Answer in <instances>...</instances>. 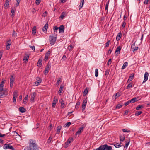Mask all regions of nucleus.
<instances>
[{
	"instance_id": "1",
	"label": "nucleus",
	"mask_w": 150,
	"mask_h": 150,
	"mask_svg": "<svg viewBox=\"0 0 150 150\" xmlns=\"http://www.w3.org/2000/svg\"><path fill=\"white\" fill-rule=\"evenodd\" d=\"M29 146L31 148H32L33 150H39V147L37 144L35 143V141L30 139L29 142Z\"/></svg>"
},
{
	"instance_id": "2",
	"label": "nucleus",
	"mask_w": 150,
	"mask_h": 150,
	"mask_svg": "<svg viewBox=\"0 0 150 150\" xmlns=\"http://www.w3.org/2000/svg\"><path fill=\"white\" fill-rule=\"evenodd\" d=\"M56 40V38L54 36H50L49 38V41L50 44L51 45H53Z\"/></svg>"
},
{
	"instance_id": "3",
	"label": "nucleus",
	"mask_w": 150,
	"mask_h": 150,
	"mask_svg": "<svg viewBox=\"0 0 150 150\" xmlns=\"http://www.w3.org/2000/svg\"><path fill=\"white\" fill-rule=\"evenodd\" d=\"M3 148L4 149H9L12 150H16L10 144H5L3 146Z\"/></svg>"
},
{
	"instance_id": "4",
	"label": "nucleus",
	"mask_w": 150,
	"mask_h": 150,
	"mask_svg": "<svg viewBox=\"0 0 150 150\" xmlns=\"http://www.w3.org/2000/svg\"><path fill=\"white\" fill-rule=\"evenodd\" d=\"M102 146V150H111L112 147L111 146H108L107 145H104Z\"/></svg>"
},
{
	"instance_id": "5",
	"label": "nucleus",
	"mask_w": 150,
	"mask_h": 150,
	"mask_svg": "<svg viewBox=\"0 0 150 150\" xmlns=\"http://www.w3.org/2000/svg\"><path fill=\"white\" fill-rule=\"evenodd\" d=\"M87 101V100L86 99H84L83 101L82 105V111H83L86 108V104Z\"/></svg>"
},
{
	"instance_id": "6",
	"label": "nucleus",
	"mask_w": 150,
	"mask_h": 150,
	"mask_svg": "<svg viewBox=\"0 0 150 150\" xmlns=\"http://www.w3.org/2000/svg\"><path fill=\"white\" fill-rule=\"evenodd\" d=\"M51 66L49 64H48L47 66L45 71H44V74L45 75H46L48 73L49 71V69L50 68Z\"/></svg>"
},
{
	"instance_id": "7",
	"label": "nucleus",
	"mask_w": 150,
	"mask_h": 150,
	"mask_svg": "<svg viewBox=\"0 0 150 150\" xmlns=\"http://www.w3.org/2000/svg\"><path fill=\"white\" fill-rule=\"evenodd\" d=\"M135 42L133 43L131 46V48L133 51H134L137 50L138 48L137 46H135Z\"/></svg>"
},
{
	"instance_id": "8",
	"label": "nucleus",
	"mask_w": 150,
	"mask_h": 150,
	"mask_svg": "<svg viewBox=\"0 0 150 150\" xmlns=\"http://www.w3.org/2000/svg\"><path fill=\"white\" fill-rule=\"evenodd\" d=\"M59 33H62L64 32V27L63 25H61L59 28Z\"/></svg>"
},
{
	"instance_id": "9",
	"label": "nucleus",
	"mask_w": 150,
	"mask_h": 150,
	"mask_svg": "<svg viewBox=\"0 0 150 150\" xmlns=\"http://www.w3.org/2000/svg\"><path fill=\"white\" fill-rule=\"evenodd\" d=\"M121 50V47L120 46L117 47L115 50V55H117L118 54L120 53V51Z\"/></svg>"
},
{
	"instance_id": "10",
	"label": "nucleus",
	"mask_w": 150,
	"mask_h": 150,
	"mask_svg": "<svg viewBox=\"0 0 150 150\" xmlns=\"http://www.w3.org/2000/svg\"><path fill=\"white\" fill-rule=\"evenodd\" d=\"M71 140H73L72 138H70L67 140L65 143V147L67 148L68 147L69 144L71 143Z\"/></svg>"
},
{
	"instance_id": "11",
	"label": "nucleus",
	"mask_w": 150,
	"mask_h": 150,
	"mask_svg": "<svg viewBox=\"0 0 150 150\" xmlns=\"http://www.w3.org/2000/svg\"><path fill=\"white\" fill-rule=\"evenodd\" d=\"M148 76L149 74L147 72H146L144 74V80L143 82H144L146 81L147 80Z\"/></svg>"
},
{
	"instance_id": "12",
	"label": "nucleus",
	"mask_w": 150,
	"mask_h": 150,
	"mask_svg": "<svg viewBox=\"0 0 150 150\" xmlns=\"http://www.w3.org/2000/svg\"><path fill=\"white\" fill-rule=\"evenodd\" d=\"M36 94L34 92L32 93L31 96L30 101L33 102H34V99L36 96Z\"/></svg>"
},
{
	"instance_id": "13",
	"label": "nucleus",
	"mask_w": 150,
	"mask_h": 150,
	"mask_svg": "<svg viewBox=\"0 0 150 150\" xmlns=\"http://www.w3.org/2000/svg\"><path fill=\"white\" fill-rule=\"evenodd\" d=\"M83 127H81L79 129L78 131L75 134V135L76 136L78 134L79 135V134L82 132L83 130Z\"/></svg>"
},
{
	"instance_id": "14",
	"label": "nucleus",
	"mask_w": 150,
	"mask_h": 150,
	"mask_svg": "<svg viewBox=\"0 0 150 150\" xmlns=\"http://www.w3.org/2000/svg\"><path fill=\"white\" fill-rule=\"evenodd\" d=\"M50 51H48L46 54L45 57V60L46 61L48 59V58L50 56Z\"/></svg>"
},
{
	"instance_id": "15",
	"label": "nucleus",
	"mask_w": 150,
	"mask_h": 150,
	"mask_svg": "<svg viewBox=\"0 0 150 150\" xmlns=\"http://www.w3.org/2000/svg\"><path fill=\"white\" fill-rule=\"evenodd\" d=\"M9 0H6L4 4V8L7 9L9 5Z\"/></svg>"
},
{
	"instance_id": "16",
	"label": "nucleus",
	"mask_w": 150,
	"mask_h": 150,
	"mask_svg": "<svg viewBox=\"0 0 150 150\" xmlns=\"http://www.w3.org/2000/svg\"><path fill=\"white\" fill-rule=\"evenodd\" d=\"M122 36V33L121 32H120L117 35L116 38V40L117 41H119L121 38V37Z\"/></svg>"
},
{
	"instance_id": "17",
	"label": "nucleus",
	"mask_w": 150,
	"mask_h": 150,
	"mask_svg": "<svg viewBox=\"0 0 150 150\" xmlns=\"http://www.w3.org/2000/svg\"><path fill=\"white\" fill-rule=\"evenodd\" d=\"M138 97H134V98L131 99V100H130V103H133L135 102H136L138 101Z\"/></svg>"
},
{
	"instance_id": "18",
	"label": "nucleus",
	"mask_w": 150,
	"mask_h": 150,
	"mask_svg": "<svg viewBox=\"0 0 150 150\" xmlns=\"http://www.w3.org/2000/svg\"><path fill=\"white\" fill-rule=\"evenodd\" d=\"M59 102L61 103V108H63L65 107V103L64 100L62 99L59 100Z\"/></svg>"
},
{
	"instance_id": "19",
	"label": "nucleus",
	"mask_w": 150,
	"mask_h": 150,
	"mask_svg": "<svg viewBox=\"0 0 150 150\" xmlns=\"http://www.w3.org/2000/svg\"><path fill=\"white\" fill-rule=\"evenodd\" d=\"M84 4V0H81L80 4L79 6V10H80L83 7Z\"/></svg>"
},
{
	"instance_id": "20",
	"label": "nucleus",
	"mask_w": 150,
	"mask_h": 150,
	"mask_svg": "<svg viewBox=\"0 0 150 150\" xmlns=\"http://www.w3.org/2000/svg\"><path fill=\"white\" fill-rule=\"evenodd\" d=\"M48 27V24L47 23L45 25L42 29L43 31L44 32H46L47 31Z\"/></svg>"
},
{
	"instance_id": "21",
	"label": "nucleus",
	"mask_w": 150,
	"mask_h": 150,
	"mask_svg": "<svg viewBox=\"0 0 150 150\" xmlns=\"http://www.w3.org/2000/svg\"><path fill=\"white\" fill-rule=\"evenodd\" d=\"M15 80V78L13 77V76L11 75V78L10 79V84H13Z\"/></svg>"
},
{
	"instance_id": "22",
	"label": "nucleus",
	"mask_w": 150,
	"mask_h": 150,
	"mask_svg": "<svg viewBox=\"0 0 150 150\" xmlns=\"http://www.w3.org/2000/svg\"><path fill=\"white\" fill-rule=\"evenodd\" d=\"M19 110L21 113H24L25 112V109L23 107H20L19 108Z\"/></svg>"
},
{
	"instance_id": "23",
	"label": "nucleus",
	"mask_w": 150,
	"mask_h": 150,
	"mask_svg": "<svg viewBox=\"0 0 150 150\" xmlns=\"http://www.w3.org/2000/svg\"><path fill=\"white\" fill-rule=\"evenodd\" d=\"M37 81L35 82V84L40 83H41V79L39 77H37L36 79Z\"/></svg>"
},
{
	"instance_id": "24",
	"label": "nucleus",
	"mask_w": 150,
	"mask_h": 150,
	"mask_svg": "<svg viewBox=\"0 0 150 150\" xmlns=\"http://www.w3.org/2000/svg\"><path fill=\"white\" fill-rule=\"evenodd\" d=\"M0 85V92H2L3 91L4 92H6V91L8 92V91L7 90H6L5 89H4V88H3L4 85Z\"/></svg>"
},
{
	"instance_id": "25",
	"label": "nucleus",
	"mask_w": 150,
	"mask_h": 150,
	"mask_svg": "<svg viewBox=\"0 0 150 150\" xmlns=\"http://www.w3.org/2000/svg\"><path fill=\"white\" fill-rule=\"evenodd\" d=\"M88 90H89L88 88H87L84 90L83 93V95L84 96L86 95L88 93Z\"/></svg>"
},
{
	"instance_id": "26",
	"label": "nucleus",
	"mask_w": 150,
	"mask_h": 150,
	"mask_svg": "<svg viewBox=\"0 0 150 150\" xmlns=\"http://www.w3.org/2000/svg\"><path fill=\"white\" fill-rule=\"evenodd\" d=\"M29 58V56L28 55H25L24 57V59H23V61L24 62H26L28 60V59Z\"/></svg>"
},
{
	"instance_id": "27",
	"label": "nucleus",
	"mask_w": 150,
	"mask_h": 150,
	"mask_svg": "<svg viewBox=\"0 0 150 150\" xmlns=\"http://www.w3.org/2000/svg\"><path fill=\"white\" fill-rule=\"evenodd\" d=\"M64 88V86L62 85H61L59 89V90L58 91V93H61L62 92L63 89Z\"/></svg>"
},
{
	"instance_id": "28",
	"label": "nucleus",
	"mask_w": 150,
	"mask_h": 150,
	"mask_svg": "<svg viewBox=\"0 0 150 150\" xmlns=\"http://www.w3.org/2000/svg\"><path fill=\"white\" fill-rule=\"evenodd\" d=\"M8 95V91L4 92L3 94L0 93V98L3 97L4 95Z\"/></svg>"
},
{
	"instance_id": "29",
	"label": "nucleus",
	"mask_w": 150,
	"mask_h": 150,
	"mask_svg": "<svg viewBox=\"0 0 150 150\" xmlns=\"http://www.w3.org/2000/svg\"><path fill=\"white\" fill-rule=\"evenodd\" d=\"M127 65H128V63L127 62H125L124 63L122 67V69H125L126 67L127 66Z\"/></svg>"
},
{
	"instance_id": "30",
	"label": "nucleus",
	"mask_w": 150,
	"mask_h": 150,
	"mask_svg": "<svg viewBox=\"0 0 150 150\" xmlns=\"http://www.w3.org/2000/svg\"><path fill=\"white\" fill-rule=\"evenodd\" d=\"M28 95H27L25 97L24 99H23V102L24 104H25L27 103V101L28 100Z\"/></svg>"
},
{
	"instance_id": "31",
	"label": "nucleus",
	"mask_w": 150,
	"mask_h": 150,
	"mask_svg": "<svg viewBox=\"0 0 150 150\" xmlns=\"http://www.w3.org/2000/svg\"><path fill=\"white\" fill-rule=\"evenodd\" d=\"M121 95V93L120 92H118L115 95H113L112 96V97L113 98H114L115 97L117 96V97H118L120 96Z\"/></svg>"
},
{
	"instance_id": "32",
	"label": "nucleus",
	"mask_w": 150,
	"mask_h": 150,
	"mask_svg": "<svg viewBox=\"0 0 150 150\" xmlns=\"http://www.w3.org/2000/svg\"><path fill=\"white\" fill-rule=\"evenodd\" d=\"M134 76V75L133 74L132 76H129L127 82L131 81L133 79Z\"/></svg>"
},
{
	"instance_id": "33",
	"label": "nucleus",
	"mask_w": 150,
	"mask_h": 150,
	"mask_svg": "<svg viewBox=\"0 0 150 150\" xmlns=\"http://www.w3.org/2000/svg\"><path fill=\"white\" fill-rule=\"evenodd\" d=\"M11 13L12 14L11 15V17L13 18L14 16V15L15 13L14 10L12 8L11 10Z\"/></svg>"
},
{
	"instance_id": "34",
	"label": "nucleus",
	"mask_w": 150,
	"mask_h": 150,
	"mask_svg": "<svg viewBox=\"0 0 150 150\" xmlns=\"http://www.w3.org/2000/svg\"><path fill=\"white\" fill-rule=\"evenodd\" d=\"M114 146L116 148H119L122 146V145H120L119 143H118L114 144Z\"/></svg>"
},
{
	"instance_id": "35",
	"label": "nucleus",
	"mask_w": 150,
	"mask_h": 150,
	"mask_svg": "<svg viewBox=\"0 0 150 150\" xmlns=\"http://www.w3.org/2000/svg\"><path fill=\"white\" fill-rule=\"evenodd\" d=\"M65 16V14L64 12H62L60 16V18L62 19H63L64 18Z\"/></svg>"
},
{
	"instance_id": "36",
	"label": "nucleus",
	"mask_w": 150,
	"mask_h": 150,
	"mask_svg": "<svg viewBox=\"0 0 150 150\" xmlns=\"http://www.w3.org/2000/svg\"><path fill=\"white\" fill-rule=\"evenodd\" d=\"M61 126H58L57 127V132L58 133V134H59V132L60 131V130L61 129Z\"/></svg>"
},
{
	"instance_id": "37",
	"label": "nucleus",
	"mask_w": 150,
	"mask_h": 150,
	"mask_svg": "<svg viewBox=\"0 0 150 150\" xmlns=\"http://www.w3.org/2000/svg\"><path fill=\"white\" fill-rule=\"evenodd\" d=\"M18 96V92L16 91H15L13 92V97L17 98Z\"/></svg>"
},
{
	"instance_id": "38",
	"label": "nucleus",
	"mask_w": 150,
	"mask_h": 150,
	"mask_svg": "<svg viewBox=\"0 0 150 150\" xmlns=\"http://www.w3.org/2000/svg\"><path fill=\"white\" fill-rule=\"evenodd\" d=\"M42 64V59H39L37 63V65L38 66L39 65L40 66Z\"/></svg>"
},
{
	"instance_id": "39",
	"label": "nucleus",
	"mask_w": 150,
	"mask_h": 150,
	"mask_svg": "<svg viewBox=\"0 0 150 150\" xmlns=\"http://www.w3.org/2000/svg\"><path fill=\"white\" fill-rule=\"evenodd\" d=\"M71 124V123L70 122H67L66 124H65L64 125V126L65 127H68Z\"/></svg>"
},
{
	"instance_id": "40",
	"label": "nucleus",
	"mask_w": 150,
	"mask_h": 150,
	"mask_svg": "<svg viewBox=\"0 0 150 150\" xmlns=\"http://www.w3.org/2000/svg\"><path fill=\"white\" fill-rule=\"evenodd\" d=\"M142 113V112L141 111H137L135 113V115L136 116H138L139 115H140L141 113Z\"/></svg>"
},
{
	"instance_id": "41",
	"label": "nucleus",
	"mask_w": 150,
	"mask_h": 150,
	"mask_svg": "<svg viewBox=\"0 0 150 150\" xmlns=\"http://www.w3.org/2000/svg\"><path fill=\"white\" fill-rule=\"evenodd\" d=\"M95 76L96 77H97L98 76V69H96L95 70Z\"/></svg>"
},
{
	"instance_id": "42",
	"label": "nucleus",
	"mask_w": 150,
	"mask_h": 150,
	"mask_svg": "<svg viewBox=\"0 0 150 150\" xmlns=\"http://www.w3.org/2000/svg\"><path fill=\"white\" fill-rule=\"evenodd\" d=\"M74 48V47L73 46L72 44H71L68 47V49L70 51L72 49Z\"/></svg>"
},
{
	"instance_id": "43",
	"label": "nucleus",
	"mask_w": 150,
	"mask_h": 150,
	"mask_svg": "<svg viewBox=\"0 0 150 150\" xmlns=\"http://www.w3.org/2000/svg\"><path fill=\"white\" fill-rule=\"evenodd\" d=\"M120 141L123 142L125 139V137L122 136H120Z\"/></svg>"
},
{
	"instance_id": "44",
	"label": "nucleus",
	"mask_w": 150,
	"mask_h": 150,
	"mask_svg": "<svg viewBox=\"0 0 150 150\" xmlns=\"http://www.w3.org/2000/svg\"><path fill=\"white\" fill-rule=\"evenodd\" d=\"M80 104V103L78 101L77 102L76 106H75V108H78L79 107V105Z\"/></svg>"
},
{
	"instance_id": "45",
	"label": "nucleus",
	"mask_w": 150,
	"mask_h": 150,
	"mask_svg": "<svg viewBox=\"0 0 150 150\" xmlns=\"http://www.w3.org/2000/svg\"><path fill=\"white\" fill-rule=\"evenodd\" d=\"M57 101H58L57 99L56 98H55V97H54V100H53V101L52 103H54L55 104H56L57 103Z\"/></svg>"
},
{
	"instance_id": "46",
	"label": "nucleus",
	"mask_w": 150,
	"mask_h": 150,
	"mask_svg": "<svg viewBox=\"0 0 150 150\" xmlns=\"http://www.w3.org/2000/svg\"><path fill=\"white\" fill-rule=\"evenodd\" d=\"M143 107V106L142 105H139L136 108V109L137 110H139L140 108H142Z\"/></svg>"
},
{
	"instance_id": "47",
	"label": "nucleus",
	"mask_w": 150,
	"mask_h": 150,
	"mask_svg": "<svg viewBox=\"0 0 150 150\" xmlns=\"http://www.w3.org/2000/svg\"><path fill=\"white\" fill-rule=\"evenodd\" d=\"M126 25V23L125 21H123L122 23V25L121 27L123 29L124 28Z\"/></svg>"
},
{
	"instance_id": "48",
	"label": "nucleus",
	"mask_w": 150,
	"mask_h": 150,
	"mask_svg": "<svg viewBox=\"0 0 150 150\" xmlns=\"http://www.w3.org/2000/svg\"><path fill=\"white\" fill-rule=\"evenodd\" d=\"M59 28L55 26L54 28V31L55 32H57Z\"/></svg>"
},
{
	"instance_id": "49",
	"label": "nucleus",
	"mask_w": 150,
	"mask_h": 150,
	"mask_svg": "<svg viewBox=\"0 0 150 150\" xmlns=\"http://www.w3.org/2000/svg\"><path fill=\"white\" fill-rule=\"evenodd\" d=\"M108 4H109V1L107 2L105 6V10H108Z\"/></svg>"
},
{
	"instance_id": "50",
	"label": "nucleus",
	"mask_w": 150,
	"mask_h": 150,
	"mask_svg": "<svg viewBox=\"0 0 150 150\" xmlns=\"http://www.w3.org/2000/svg\"><path fill=\"white\" fill-rule=\"evenodd\" d=\"M11 44V42L10 40H9L7 41L6 44L7 45H8V46H10Z\"/></svg>"
},
{
	"instance_id": "51",
	"label": "nucleus",
	"mask_w": 150,
	"mask_h": 150,
	"mask_svg": "<svg viewBox=\"0 0 150 150\" xmlns=\"http://www.w3.org/2000/svg\"><path fill=\"white\" fill-rule=\"evenodd\" d=\"M122 130L124 132H130L129 130L125 129H122Z\"/></svg>"
},
{
	"instance_id": "52",
	"label": "nucleus",
	"mask_w": 150,
	"mask_h": 150,
	"mask_svg": "<svg viewBox=\"0 0 150 150\" xmlns=\"http://www.w3.org/2000/svg\"><path fill=\"white\" fill-rule=\"evenodd\" d=\"M122 106V105H120V104H118L117 105L116 108L117 109H119L121 108Z\"/></svg>"
},
{
	"instance_id": "53",
	"label": "nucleus",
	"mask_w": 150,
	"mask_h": 150,
	"mask_svg": "<svg viewBox=\"0 0 150 150\" xmlns=\"http://www.w3.org/2000/svg\"><path fill=\"white\" fill-rule=\"evenodd\" d=\"M111 62H112V59H110L108 62H107V65H109L111 63Z\"/></svg>"
},
{
	"instance_id": "54",
	"label": "nucleus",
	"mask_w": 150,
	"mask_h": 150,
	"mask_svg": "<svg viewBox=\"0 0 150 150\" xmlns=\"http://www.w3.org/2000/svg\"><path fill=\"white\" fill-rule=\"evenodd\" d=\"M93 150H102V146H100L98 148L95 149Z\"/></svg>"
},
{
	"instance_id": "55",
	"label": "nucleus",
	"mask_w": 150,
	"mask_h": 150,
	"mask_svg": "<svg viewBox=\"0 0 150 150\" xmlns=\"http://www.w3.org/2000/svg\"><path fill=\"white\" fill-rule=\"evenodd\" d=\"M17 36V33H15V31L14 30L12 34V36L14 37H16Z\"/></svg>"
},
{
	"instance_id": "56",
	"label": "nucleus",
	"mask_w": 150,
	"mask_h": 150,
	"mask_svg": "<svg viewBox=\"0 0 150 150\" xmlns=\"http://www.w3.org/2000/svg\"><path fill=\"white\" fill-rule=\"evenodd\" d=\"M130 102L129 100L127 101V102H125L124 104V105H125V106H126L129 105Z\"/></svg>"
},
{
	"instance_id": "57",
	"label": "nucleus",
	"mask_w": 150,
	"mask_h": 150,
	"mask_svg": "<svg viewBox=\"0 0 150 150\" xmlns=\"http://www.w3.org/2000/svg\"><path fill=\"white\" fill-rule=\"evenodd\" d=\"M41 0H36L35 3L37 5H38L40 2Z\"/></svg>"
},
{
	"instance_id": "58",
	"label": "nucleus",
	"mask_w": 150,
	"mask_h": 150,
	"mask_svg": "<svg viewBox=\"0 0 150 150\" xmlns=\"http://www.w3.org/2000/svg\"><path fill=\"white\" fill-rule=\"evenodd\" d=\"M110 42V41L108 40V41L105 44V47H108L109 46V43Z\"/></svg>"
},
{
	"instance_id": "59",
	"label": "nucleus",
	"mask_w": 150,
	"mask_h": 150,
	"mask_svg": "<svg viewBox=\"0 0 150 150\" xmlns=\"http://www.w3.org/2000/svg\"><path fill=\"white\" fill-rule=\"evenodd\" d=\"M52 140V138L51 137H50L49 138L48 140L47 141V142L48 143H50Z\"/></svg>"
},
{
	"instance_id": "60",
	"label": "nucleus",
	"mask_w": 150,
	"mask_h": 150,
	"mask_svg": "<svg viewBox=\"0 0 150 150\" xmlns=\"http://www.w3.org/2000/svg\"><path fill=\"white\" fill-rule=\"evenodd\" d=\"M62 81V80L61 79L57 80V84H59Z\"/></svg>"
},
{
	"instance_id": "61",
	"label": "nucleus",
	"mask_w": 150,
	"mask_h": 150,
	"mask_svg": "<svg viewBox=\"0 0 150 150\" xmlns=\"http://www.w3.org/2000/svg\"><path fill=\"white\" fill-rule=\"evenodd\" d=\"M16 1H17V3L16 4V6H18L19 4V3L20 2V0H16Z\"/></svg>"
},
{
	"instance_id": "62",
	"label": "nucleus",
	"mask_w": 150,
	"mask_h": 150,
	"mask_svg": "<svg viewBox=\"0 0 150 150\" xmlns=\"http://www.w3.org/2000/svg\"><path fill=\"white\" fill-rule=\"evenodd\" d=\"M32 33L33 35H35L36 33V31L35 29H34V28L32 30Z\"/></svg>"
},
{
	"instance_id": "63",
	"label": "nucleus",
	"mask_w": 150,
	"mask_h": 150,
	"mask_svg": "<svg viewBox=\"0 0 150 150\" xmlns=\"http://www.w3.org/2000/svg\"><path fill=\"white\" fill-rule=\"evenodd\" d=\"M132 85H128L127 87L126 88L127 89L131 88L132 87Z\"/></svg>"
},
{
	"instance_id": "64",
	"label": "nucleus",
	"mask_w": 150,
	"mask_h": 150,
	"mask_svg": "<svg viewBox=\"0 0 150 150\" xmlns=\"http://www.w3.org/2000/svg\"><path fill=\"white\" fill-rule=\"evenodd\" d=\"M31 149L29 147H26L25 149L24 150H31Z\"/></svg>"
}]
</instances>
